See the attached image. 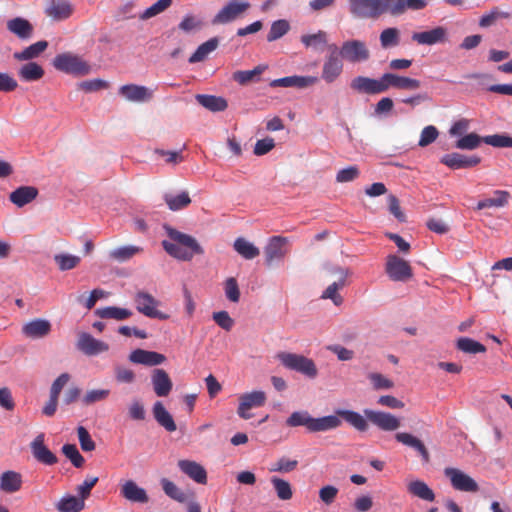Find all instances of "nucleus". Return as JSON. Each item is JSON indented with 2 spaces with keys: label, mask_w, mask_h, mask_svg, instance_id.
I'll return each instance as SVG.
<instances>
[{
  "label": "nucleus",
  "mask_w": 512,
  "mask_h": 512,
  "mask_svg": "<svg viewBox=\"0 0 512 512\" xmlns=\"http://www.w3.org/2000/svg\"><path fill=\"white\" fill-rule=\"evenodd\" d=\"M441 163L447 167L457 170L477 166L481 159L478 156H466L460 153H449L441 158Z\"/></svg>",
  "instance_id": "nucleus-22"
},
{
  "label": "nucleus",
  "mask_w": 512,
  "mask_h": 512,
  "mask_svg": "<svg viewBox=\"0 0 512 512\" xmlns=\"http://www.w3.org/2000/svg\"><path fill=\"white\" fill-rule=\"evenodd\" d=\"M249 7V2L245 0H231L213 17L212 24L218 25L232 22L246 12Z\"/></svg>",
  "instance_id": "nucleus-10"
},
{
  "label": "nucleus",
  "mask_w": 512,
  "mask_h": 512,
  "mask_svg": "<svg viewBox=\"0 0 512 512\" xmlns=\"http://www.w3.org/2000/svg\"><path fill=\"white\" fill-rule=\"evenodd\" d=\"M196 101L211 112H221L228 107L227 100L221 96L197 94Z\"/></svg>",
  "instance_id": "nucleus-36"
},
{
  "label": "nucleus",
  "mask_w": 512,
  "mask_h": 512,
  "mask_svg": "<svg viewBox=\"0 0 512 512\" xmlns=\"http://www.w3.org/2000/svg\"><path fill=\"white\" fill-rule=\"evenodd\" d=\"M54 261L61 271L71 270L78 266L80 257L70 254H56Z\"/></svg>",
  "instance_id": "nucleus-56"
},
{
  "label": "nucleus",
  "mask_w": 512,
  "mask_h": 512,
  "mask_svg": "<svg viewBox=\"0 0 512 512\" xmlns=\"http://www.w3.org/2000/svg\"><path fill=\"white\" fill-rule=\"evenodd\" d=\"M62 453L71 461L76 467L80 468L83 466L85 459L78 451L75 444H65L62 446Z\"/></svg>",
  "instance_id": "nucleus-57"
},
{
  "label": "nucleus",
  "mask_w": 512,
  "mask_h": 512,
  "mask_svg": "<svg viewBox=\"0 0 512 512\" xmlns=\"http://www.w3.org/2000/svg\"><path fill=\"white\" fill-rule=\"evenodd\" d=\"M271 482L275 488L278 498L281 500H289L292 498V489L289 482L278 477H273Z\"/></svg>",
  "instance_id": "nucleus-58"
},
{
  "label": "nucleus",
  "mask_w": 512,
  "mask_h": 512,
  "mask_svg": "<svg viewBox=\"0 0 512 512\" xmlns=\"http://www.w3.org/2000/svg\"><path fill=\"white\" fill-rule=\"evenodd\" d=\"M30 449L33 457L39 463L44 465H54L58 462L57 456L45 445V434H38L30 443Z\"/></svg>",
  "instance_id": "nucleus-15"
},
{
  "label": "nucleus",
  "mask_w": 512,
  "mask_h": 512,
  "mask_svg": "<svg viewBox=\"0 0 512 512\" xmlns=\"http://www.w3.org/2000/svg\"><path fill=\"white\" fill-rule=\"evenodd\" d=\"M339 54L350 63L366 62L370 58V51L366 43L361 40L345 41L339 49Z\"/></svg>",
  "instance_id": "nucleus-9"
},
{
  "label": "nucleus",
  "mask_w": 512,
  "mask_h": 512,
  "mask_svg": "<svg viewBox=\"0 0 512 512\" xmlns=\"http://www.w3.org/2000/svg\"><path fill=\"white\" fill-rule=\"evenodd\" d=\"M140 252H142L141 247L128 245L113 249L110 251L109 256L118 262H125Z\"/></svg>",
  "instance_id": "nucleus-47"
},
{
  "label": "nucleus",
  "mask_w": 512,
  "mask_h": 512,
  "mask_svg": "<svg viewBox=\"0 0 512 512\" xmlns=\"http://www.w3.org/2000/svg\"><path fill=\"white\" fill-rule=\"evenodd\" d=\"M136 309L139 313L149 318L167 320L169 315L157 310L160 302L150 293L138 291L134 296Z\"/></svg>",
  "instance_id": "nucleus-6"
},
{
  "label": "nucleus",
  "mask_w": 512,
  "mask_h": 512,
  "mask_svg": "<svg viewBox=\"0 0 512 512\" xmlns=\"http://www.w3.org/2000/svg\"><path fill=\"white\" fill-rule=\"evenodd\" d=\"M289 239L282 236H273L269 239L264 248L265 262L267 266H272L281 262L289 253Z\"/></svg>",
  "instance_id": "nucleus-8"
},
{
  "label": "nucleus",
  "mask_w": 512,
  "mask_h": 512,
  "mask_svg": "<svg viewBox=\"0 0 512 512\" xmlns=\"http://www.w3.org/2000/svg\"><path fill=\"white\" fill-rule=\"evenodd\" d=\"M364 414L368 421L383 431H395L401 426L399 418L391 413L365 409Z\"/></svg>",
  "instance_id": "nucleus-14"
},
{
  "label": "nucleus",
  "mask_w": 512,
  "mask_h": 512,
  "mask_svg": "<svg viewBox=\"0 0 512 512\" xmlns=\"http://www.w3.org/2000/svg\"><path fill=\"white\" fill-rule=\"evenodd\" d=\"M368 379L375 390H388L394 387L393 381L380 373H370Z\"/></svg>",
  "instance_id": "nucleus-60"
},
{
  "label": "nucleus",
  "mask_w": 512,
  "mask_h": 512,
  "mask_svg": "<svg viewBox=\"0 0 512 512\" xmlns=\"http://www.w3.org/2000/svg\"><path fill=\"white\" fill-rule=\"evenodd\" d=\"M350 12L358 18L376 19L390 14V0H349Z\"/></svg>",
  "instance_id": "nucleus-2"
},
{
  "label": "nucleus",
  "mask_w": 512,
  "mask_h": 512,
  "mask_svg": "<svg viewBox=\"0 0 512 512\" xmlns=\"http://www.w3.org/2000/svg\"><path fill=\"white\" fill-rule=\"evenodd\" d=\"M203 27V22L192 14H187L179 23V29L189 33L193 30H199Z\"/></svg>",
  "instance_id": "nucleus-62"
},
{
  "label": "nucleus",
  "mask_w": 512,
  "mask_h": 512,
  "mask_svg": "<svg viewBox=\"0 0 512 512\" xmlns=\"http://www.w3.org/2000/svg\"><path fill=\"white\" fill-rule=\"evenodd\" d=\"M119 95L130 102H148L154 97V90L137 84H126L119 88Z\"/></svg>",
  "instance_id": "nucleus-18"
},
{
  "label": "nucleus",
  "mask_w": 512,
  "mask_h": 512,
  "mask_svg": "<svg viewBox=\"0 0 512 512\" xmlns=\"http://www.w3.org/2000/svg\"><path fill=\"white\" fill-rule=\"evenodd\" d=\"M44 69L36 62H28L20 67L18 76L26 82L38 81L44 76Z\"/></svg>",
  "instance_id": "nucleus-38"
},
{
  "label": "nucleus",
  "mask_w": 512,
  "mask_h": 512,
  "mask_svg": "<svg viewBox=\"0 0 512 512\" xmlns=\"http://www.w3.org/2000/svg\"><path fill=\"white\" fill-rule=\"evenodd\" d=\"M328 55L322 68V78L328 82H334L342 73L343 62L336 44L326 46Z\"/></svg>",
  "instance_id": "nucleus-5"
},
{
  "label": "nucleus",
  "mask_w": 512,
  "mask_h": 512,
  "mask_svg": "<svg viewBox=\"0 0 512 512\" xmlns=\"http://www.w3.org/2000/svg\"><path fill=\"white\" fill-rule=\"evenodd\" d=\"M76 347L87 356H96L109 350V345L106 342L98 340L86 332L79 334Z\"/></svg>",
  "instance_id": "nucleus-16"
},
{
  "label": "nucleus",
  "mask_w": 512,
  "mask_h": 512,
  "mask_svg": "<svg viewBox=\"0 0 512 512\" xmlns=\"http://www.w3.org/2000/svg\"><path fill=\"white\" fill-rule=\"evenodd\" d=\"M153 390L158 397H166L173 388V383L168 373L161 368H156L151 374Z\"/></svg>",
  "instance_id": "nucleus-24"
},
{
  "label": "nucleus",
  "mask_w": 512,
  "mask_h": 512,
  "mask_svg": "<svg viewBox=\"0 0 512 512\" xmlns=\"http://www.w3.org/2000/svg\"><path fill=\"white\" fill-rule=\"evenodd\" d=\"M509 197V192L504 190H495L493 192V197L480 200L477 203L476 209L482 210L490 207H504L508 204Z\"/></svg>",
  "instance_id": "nucleus-39"
},
{
  "label": "nucleus",
  "mask_w": 512,
  "mask_h": 512,
  "mask_svg": "<svg viewBox=\"0 0 512 512\" xmlns=\"http://www.w3.org/2000/svg\"><path fill=\"white\" fill-rule=\"evenodd\" d=\"M412 40L420 45L444 43L447 40V29L442 26H437L428 31L415 32L412 34Z\"/></svg>",
  "instance_id": "nucleus-23"
},
{
  "label": "nucleus",
  "mask_w": 512,
  "mask_h": 512,
  "mask_svg": "<svg viewBox=\"0 0 512 512\" xmlns=\"http://www.w3.org/2000/svg\"><path fill=\"white\" fill-rule=\"evenodd\" d=\"M385 271L388 277L396 282H406L413 276L409 262L394 254L387 256Z\"/></svg>",
  "instance_id": "nucleus-7"
},
{
  "label": "nucleus",
  "mask_w": 512,
  "mask_h": 512,
  "mask_svg": "<svg viewBox=\"0 0 512 512\" xmlns=\"http://www.w3.org/2000/svg\"><path fill=\"white\" fill-rule=\"evenodd\" d=\"M7 29L22 40L30 39L34 31L32 24L27 19L21 17L9 20L7 22Z\"/></svg>",
  "instance_id": "nucleus-34"
},
{
  "label": "nucleus",
  "mask_w": 512,
  "mask_h": 512,
  "mask_svg": "<svg viewBox=\"0 0 512 512\" xmlns=\"http://www.w3.org/2000/svg\"><path fill=\"white\" fill-rule=\"evenodd\" d=\"M278 358L280 362L290 370L302 373L309 378H315L317 376L315 363L303 355L283 352L278 355Z\"/></svg>",
  "instance_id": "nucleus-4"
},
{
  "label": "nucleus",
  "mask_w": 512,
  "mask_h": 512,
  "mask_svg": "<svg viewBox=\"0 0 512 512\" xmlns=\"http://www.w3.org/2000/svg\"><path fill=\"white\" fill-rule=\"evenodd\" d=\"M164 201L170 210L178 211L189 206L191 203V198L189 193L184 191L178 195L166 193L164 195Z\"/></svg>",
  "instance_id": "nucleus-45"
},
{
  "label": "nucleus",
  "mask_w": 512,
  "mask_h": 512,
  "mask_svg": "<svg viewBox=\"0 0 512 512\" xmlns=\"http://www.w3.org/2000/svg\"><path fill=\"white\" fill-rule=\"evenodd\" d=\"M96 315L102 319L125 320L132 315V311L126 308L109 306L96 310Z\"/></svg>",
  "instance_id": "nucleus-44"
},
{
  "label": "nucleus",
  "mask_w": 512,
  "mask_h": 512,
  "mask_svg": "<svg viewBox=\"0 0 512 512\" xmlns=\"http://www.w3.org/2000/svg\"><path fill=\"white\" fill-rule=\"evenodd\" d=\"M178 467L185 475L194 480L196 483H207V472L205 468L196 461L179 460Z\"/></svg>",
  "instance_id": "nucleus-28"
},
{
  "label": "nucleus",
  "mask_w": 512,
  "mask_h": 512,
  "mask_svg": "<svg viewBox=\"0 0 512 512\" xmlns=\"http://www.w3.org/2000/svg\"><path fill=\"white\" fill-rule=\"evenodd\" d=\"M77 434H78L80 447L83 451L90 452L95 449V447H96L95 442L93 441L88 430L85 427L79 426L77 428Z\"/></svg>",
  "instance_id": "nucleus-61"
},
{
  "label": "nucleus",
  "mask_w": 512,
  "mask_h": 512,
  "mask_svg": "<svg viewBox=\"0 0 512 512\" xmlns=\"http://www.w3.org/2000/svg\"><path fill=\"white\" fill-rule=\"evenodd\" d=\"M337 274V280L331 283L323 292L322 299H330L336 306H340L343 303V297L338 293L346 285V278L349 275L347 269L337 267L332 270Z\"/></svg>",
  "instance_id": "nucleus-19"
},
{
  "label": "nucleus",
  "mask_w": 512,
  "mask_h": 512,
  "mask_svg": "<svg viewBox=\"0 0 512 512\" xmlns=\"http://www.w3.org/2000/svg\"><path fill=\"white\" fill-rule=\"evenodd\" d=\"M53 67L63 73L75 76H85L91 71L90 65L80 56L70 52L56 55L52 61Z\"/></svg>",
  "instance_id": "nucleus-3"
},
{
  "label": "nucleus",
  "mask_w": 512,
  "mask_h": 512,
  "mask_svg": "<svg viewBox=\"0 0 512 512\" xmlns=\"http://www.w3.org/2000/svg\"><path fill=\"white\" fill-rule=\"evenodd\" d=\"M379 40L383 49L398 46L400 43V31L395 27L386 28L380 33Z\"/></svg>",
  "instance_id": "nucleus-49"
},
{
  "label": "nucleus",
  "mask_w": 512,
  "mask_h": 512,
  "mask_svg": "<svg viewBox=\"0 0 512 512\" xmlns=\"http://www.w3.org/2000/svg\"><path fill=\"white\" fill-rule=\"evenodd\" d=\"M129 360L136 364L145 366H157L166 361L165 355L144 349H136L129 355Z\"/></svg>",
  "instance_id": "nucleus-26"
},
{
  "label": "nucleus",
  "mask_w": 512,
  "mask_h": 512,
  "mask_svg": "<svg viewBox=\"0 0 512 512\" xmlns=\"http://www.w3.org/2000/svg\"><path fill=\"white\" fill-rule=\"evenodd\" d=\"M166 232L173 242L164 240L162 246L170 256L181 261H190L195 255L204 253L194 237L171 227H167Z\"/></svg>",
  "instance_id": "nucleus-1"
},
{
  "label": "nucleus",
  "mask_w": 512,
  "mask_h": 512,
  "mask_svg": "<svg viewBox=\"0 0 512 512\" xmlns=\"http://www.w3.org/2000/svg\"><path fill=\"white\" fill-rule=\"evenodd\" d=\"M290 30V24L285 19L274 21L271 25L270 31L267 34V41L273 42L283 37Z\"/></svg>",
  "instance_id": "nucleus-52"
},
{
  "label": "nucleus",
  "mask_w": 512,
  "mask_h": 512,
  "mask_svg": "<svg viewBox=\"0 0 512 512\" xmlns=\"http://www.w3.org/2000/svg\"><path fill=\"white\" fill-rule=\"evenodd\" d=\"M267 400L266 393L261 390H255L249 393H244L239 396V405L237 414L240 418L248 420L252 417L249 410L252 408H259L265 405Z\"/></svg>",
  "instance_id": "nucleus-11"
},
{
  "label": "nucleus",
  "mask_w": 512,
  "mask_h": 512,
  "mask_svg": "<svg viewBox=\"0 0 512 512\" xmlns=\"http://www.w3.org/2000/svg\"><path fill=\"white\" fill-rule=\"evenodd\" d=\"M438 130L436 127L429 125L426 126L422 131L420 135V140L418 145L420 147H426L429 144L433 143L437 137H438Z\"/></svg>",
  "instance_id": "nucleus-63"
},
{
  "label": "nucleus",
  "mask_w": 512,
  "mask_h": 512,
  "mask_svg": "<svg viewBox=\"0 0 512 512\" xmlns=\"http://www.w3.org/2000/svg\"><path fill=\"white\" fill-rule=\"evenodd\" d=\"M22 475L19 472L8 470L0 475V490L5 493L18 492L22 487Z\"/></svg>",
  "instance_id": "nucleus-32"
},
{
  "label": "nucleus",
  "mask_w": 512,
  "mask_h": 512,
  "mask_svg": "<svg viewBox=\"0 0 512 512\" xmlns=\"http://www.w3.org/2000/svg\"><path fill=\"white\" fill-rule=\"evenodd\" d=\"M444 474L449 478L451 485L455 490L471 493L479 490L478 483L460 469L448 467L445 468Z\"/></svg>",
  "instance_id": "nucleus-12"
},
{
  "label": "nucleus",
  "mask_w": 512,
  "mask_h": 512,
  "mask_svg": "<svg viewBox=\"0 0 512 512\" xmlns=\"http://www.w3.org/2000/svg\"><path fill=\"white\" fill-rule=\"evenodd\" d=\"M85 502L82 498L76 496H65L56 504V509L60 512H80L84 509Z\"/></svg>",
  "instance_id": "nucleus-43"
},
{
  "label": "nucleus",
  "mask_w": 512,
  "mask_h": 512,
  "mask_svg": "<svg viewBox=\"0 0 512 512\" xmlns=\"http://www.w3.org/2000/svg\"><path fill=\"white\" fill-rule=\"evenodd\" d=\"M224 291L226 298L233 302L237 303L240 300V289L237 283V280L234 277H229L226 279L224 283Z\"/></svg>",
  "instance_id": "nucleus-59"
},
{
  "label": "nucleus",
  "mask_w": 512,
  "mask_h": 512,
  "mask_svg": "<svg viewBox=\"0 0 512 512\" xmlns=\"http://www.w3.org/2000/svg\"><path fill=\"white\" fill-rule=\"evenodd\" d=\"M352 90L369 95L380 94L382 91L381 78L374 79L365 76H357L350 83Z\"/></svg>",
  "instance_id": "nucleus-25"
},
{
  "label": "nucleus",
  "mask_w": 512,
  "mask_h": 512,
  "mask_svg": "<svg viewBox=\"0 0 512 512\" xmlns=\"http://www.w3.org/2000/svg\"><path fill=\"white\" fill-rule=\"evenodd\" d=\"M481 142H483V137L476 133H470L458 139L455 146L461 150H474L479 147Z\"/></svg>",
  "instance_id": "nucleus-54"
},
{
  "label": "nucleus",
  "mask_w": 512,
  "mask_h": 512,
  "mask_svg": "<svg viewBox=\"0 0 512 512\" xmlns=\"http://www.w3.org/2000/svg\"><path fill=\"white\" fill-rule=\"evenodd\" d=\"M212 318L218 326L226 331H230L234 325V320L227 311L214 312Z\"/></svg>",
  "instance_id": "nucleus-64"
},
{
  "label": "nucleus",
  "mask_w": 512,
  "mask_h": 512,
  "mask_svg": "<svg viewBox=\"0 0 512 512\" xmlns=\"http://www.w3.org/2000/svg\"><path fill=\"white\" fill-rule=\"evenodd\" d=\"M266 69L265 66L258 65L252 70H239L233 73V80L241 85H245L261 75Z\"/></svg>",
  "instance_id": "nucleus-51"
},
{
  "label": "nucleus",
  "mask_w": 512,
  "mask_h": 512,
  "mask_svg": "<svg viewBox=\"0 0 512 512\" xmlns=\"http://www.w3.org/2000/svg\"><path fill=\"white\" fill-rule=\"evenodd\" d=\"M172 4V0H158L156 3L144 10L140 15L139 19L148 20L152 17L159 15L168 9Z\"/></svg>",
  "instance_id": "nucleus-53"
},
{
  "label": "nucleus",
  "mask_w": 512,
  "mask_h": 512,
  "mask_svg": "<svg viewBox=\"0 0 512 512\" xmlns=\"http://www.w3.org/2000/svg\"><path fill=\"white\" fill-rule=\"evenodd\" d=\"M233 247L239 255L247 260L254 259L260 254L258 247L242 237H239L234 241Z\"/></svg>",
  "instance_id": "nucleus-41"
},
{
  "label": "nucleus",
  "mask_w": 512,
  "mask_h": 512,
  "mask_svg": "<svg viewBox=\"0 0 512 512\" xmlns=\"http://www.w3.org/2000/svg\"><path fill=\"white\" fill-rule=\"evenodd\" d=\"M152 412L156 422L165 430L168 432L176 431V423L161 401H156L154 403Z\"/></svg>",
  "instance_id": "nucleus-33"
},
{
  "label": "nucleus",
  "mask_w": 512,
  "mask_h": 512,
  "mask_svg": "<svg viewBox=\"0 0 512 512\" xmlns=\"http://www.w3.org/2000/svg\"><path fill=\"white\" fill-rule=\"evenodd\" d=\"M74 12V7L69 0H48L44 13L53 21H64Z\"/></svg>",
  "instance_id": "nucleus-17"
},
{
  "label": "nucleus",
  "mask_w": 512,
  "mask_h": 512,
  "mask_svg": "<svg viewBox=\"0 0 512 512\" xmlns=\"http://www.w3.org/2000/svg\"><path fill=\"white\" fill-rule=\"evenodd\" d=\"M288 427L303 426L309 432L320 431V418H313L307 411L293 412L286 420Z\"/></svg>",
  "instance_id": "nucleus-21"
},
{
  "label": "nucleus",
  "mask_w": 512,
  "mask_h": 512,
  "mask_svg": "<svg viewBox=\"0 0 512 512\" xmlns=\"http://www.w3.org/2000/svg\"><path fill=\"white\" fill-rule=\"evenodd\" d=\"M408 491L412 495L428 502H432L435 499L433 490L421 480L410 482L408 485Z\"/></svg>",
  "instance_id": "nucleus-42"
},
{
  "label": "nucleus",
  "mask_w": 512,
  "mask_h": 512,
  "mask_svg": "<svg viewBox=\"0 0 512 512\" xmlns=\"http://www.w3.org/2000/svg\"><path fill=\"white\" fill-rule=\"evenodd\" d=\"M161 486L164 493L171 499L184 503L187 500V495L183 492L174 482L167 478L161 479Z\"/></svg>",
  "instance_id": "nucleus-48"
},
{
  "label": "nucleus",
  "mask_w": 512,
  "mask_h": 512,
  "mask_svg": "<svg viewBox=\"0 0 512 512\" xmlns=\"http://www.w3.org/2000/svg\"><path fill=\"white\" fill-rule=\"evenodd\" d=\"M340 415L342 416L343 421L347 422L356 430L364 432L368 429V419L365 415L363 416L356 411L345 409L340 410Z\"/></svg>",
  "instance_id": "nucleus-40"
},
{
  "label": "nucleus",
  "mask_w": 512,
  "mask_h": 512,
  "mask_svg": "<svg viewBox=\"0 0 512 512\" xmlns=\"http://www.w3.org/2000/svg\"><path fill=\"white\" fill-rule=\"evenodd\" d=\"M427 4L428 0H390V14L392 16H399L408 10H421Z\"/></svg>",
  "instance_id": "nucleus-30"
},
{
  "label": "nucleus",
  "mask_w": 512,
  "mask_h": 512,
  "mask_svg": "<svg viewBox=\"0 0 512 512\" xmlns=\"http://www.w3.org/2000/svg\"><path fill=\"white\" fill-rule=\"evenodd\" d=\"M47 47L48 42L45 40H41L31 44L30 46L26 47L24 50L20 52H15L13 54V57L18 61H29L34 58H37L47 49Z\"/></svg>",
  "instance_id": "nucleus-37"
},
{
  "label": "nucleus",
  "mask_w": 512,
  "mask_h": 512,
  "mask_svg": "<svg viewBox=\"0 0 512 512\" xmlns=\"http://www.w3.org/2000/svg\"><path fill=\"white\" fill-rule=\"evenodd\" d=\"M395 439L399 443L416 450L420 454L424 462L429 461V452L425 447L424 443L419 438L407 432H399L395 434Z\"/></svg>",
  "instance_id": "nucleus-31"
},
{
  "label": "nucleus",
  "mask_w": 512,
  "mask_h": 512,
  "mask_svg": "<svg viewBox=\"0 0 512 512\" xmlns=\"http://www.w3.org/2000/svg\"><path fill=\"white\" fill-rule=\"evenodd\" d=\"M52 330V324L49 320L43 318H35L26 322L22 328L21 333L28 339H42L47 337Z\"/></svg>",
  "instance_id": "nucleus-20"
},
{
  "label": "nucleus",
  "mask_w": 512,
  "mask_h": 512,
  "mask_svg": "<svg viewBox=\"0 0 512 512\" xmlns=\"http://www.w3.org/2000/svg\"><path fill=\"white\" fill-rule=\"evenodd\" d=\"M121 495L132 502L146 503L149 500L145 489L139 487L133 480H127L121 485Z\"/></svg>",
  "instance_id": "nucleus-29"
},
{
  "label": "nucleus",
  "mask_w": 512,
  "mask_h": 512,
  "mask_svg": "<svg viewBox=\"0 0 512 512\" xmlns=\"http://www.w3.org/2000/svg\"><path fill=\"white\" fill-rule=\"evenodd\" d=\"M219 41L216 37L209 39L198 46L196 51L190 56V63H197L203 61L208 54L217 49Z\"/></svg>",
  "instance_id": "nucleus-46"
},
{
  "label": "nucleus",
  "mask_w": 512,
  "mask_h": 512,
  "mask_svg": "<svg viewBox=\"0 0 512 512\" xmlns=\"http://www.w3.org/2000/svg\"><path fill=\"white\" fill-rule=\"evenodd\" d=\"M483 142L496 148L512 147V137L506 134H494L483 137Z\"/></svg>",
  "instance_id": "nucleus-55"
},
{
  "label": "nucleus",
  "mask_w": 512,
  "mask_h": 512,
  "mask_svg": "<svg viewBox=\"0 0 512 512\" xmlns=\"http://www.w3.org/2000/svg\"><path fill=\"white\" fill-rule=\"evenodd\" d=\"M380 78L383 92H386L391 87L399 90L414 91L421 86V82L418 79L394 73H384Z\"/></svg>",
  "instance_id": "nucleus-13"
},
{
  "label": "nucleus",
  "mask_w": 512,
  "mask_h": 512,
  "mask_svg": "<svg viewBox=\"0 0 512 512\" xmlns=\"http://www.w3.org/2000/svg\"><path fill=\"white\" fill-rule=\"evenodd\" d=\"M456 346L460 351L467 354H478L486 351V347L483 344L468 337L459 338Z\"/></svg>",
  "instance_id": "nucleus-50"
},
{
  "label": "nucleus",
  "mask_w": 512,
  "mask_h": 512,
  "mask_svg": "<svg viewBox=\"0 0 512 512\" xmlns=\"http://www.w3.org/2000/svg\"><path fill=\"white\" fill-rule=\"evenodd\" d=\"M38 195V190L33 186H21L14 190L10 196V201L17 205L18 207H23L24 205L33 201Z\"/></svg>",
  "instance_id": "nucleus-35"
},
{
  "label": "nucleus",
  "mask_w": 512,
  "mask_h": 512,
  "mask_svg": "<svg viewBox=\"0 0 512 512\" xmlns=\"http://www.w3.org/2000/svg\"><path fill=\"white\" fill-rule=\"evenodd\" d=\"M318 83L317 76H287L279 79H275L271 82L272 87H297L307 88L314 86Z\"/></svg>",
  "instance_id": "nucleus-27"
}]
</instances>
